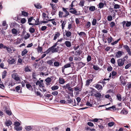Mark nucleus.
Returning <instances> with one entry per match:
<instances>
[{"mask_svg":"<svg viewBox=\"0 0 131 131\" xmlns=\"http://www.w3.org/2000/svg\"><path fill=\"white\" fill-rule=\"evenodd\" d=\"M63 12L59 11V16L60 18H67L69 15V12L67 10L68 8L62 7V8Z\"/></svg>","mask_w":131,"mask_h":131,"instance_id":"1","label":"nucleus"},{"mask_svg":"<svg viewBox=\"0 0 131 131\" xmlns=\"http://www.w3.org/2000/svg\"><path fill=\"white\" fill-rule=\"evenodd\" d=\"M125 60L124 59H118L117 61V63L118 66L121 67L123 66L124 64V61Z\"/></svg>","mask_w":131,"mask_h":131,"instance_id":"2","label":"nucleus"},{"mask_svg":"<svg viewBox=\"0 0 131 131\" xmlns=\"http://www.w3.org/2000/svg\"><path fill=\"white\" fill-rule=\"evenodd\" d=\"M12 77L13 79L17 81L20 80V78L17 73H14L12 74Z\"/></svg>","mask_w":131,"mask_h":131,"instance_id":"3","label":"nucleus"},{"mask_svg":"<svg viewBox=\"0 0 131 131\" xmlns=\"http://www.w3.org/2000/svg\"><path fill=\"white\" fill-rule=\"evenodd\" d=\"M124 52L121 51H118L115 54V57L117 58H120Z\"/></svg>","mask_w":131,"mask_h":131,"instance_id":"4","label":"nucleus"},{"mask_svg":"<svg viewBox=\"0 0 131 131\" xmlns=\"http://www.w3.org/2000/svg\"><path fill=\"white\" fill-rule=\"evenodd\" d=\"M16 59L14 58L8 59L7 60L8 63L10 64H14L16 63Z\"/></svg>","mask_w":131,"mask_h":131,"instance_id":"5","label":"nucleus"},{"mask_svg":"<svg viewBox=\"0 0 131 131\" xmlns=\"http://www.w3.org/2000/svg\"><path fill=\"white\" fill-rule=\"evenodd\" d=\"M71 64L70 63H68L65 64L64 66L62 67V71L63 73H64V69L66 68H67L70 67Z\"/></svg>","mask_w":131,"mask_h":131,"instance_id":"6","label":"nucleus"},{"mask_svg":"<svg viewBox=\"0 0 131 131\" xmlns=\"http://www.w3.org/2000/svg\"><path fill=\"white\" fill-rule=\"evenodd\" d=\"M55 47H54L53 45L51 47L49 48L45 52L47 54L49 53L50 52H51L52 53H54L53 52L54 51L53 48H55Z\"/></svg>","mask_w":131,"mask_h":131,"instance_id":"7","label":"nucleus"},{"mask_svg":"<svg viewBox=\"0 0 131 131\" xmlns=\"http://www.w3.org/2000/svg\"><path fill=\"white\" fill-rule=\"evenodd\" d=\"M119 79L121 83L124 86L126 85V82L125 80L124 79V77L123 76H121L120 77Z\"/></svg>","mask_w":131,"mask_h":131,"instance_id":"8","label":"nucleus"},{"mask_svg":"<svg viewBox=\"0 0 131 131\" xmlns=\"http://www.w3.org/2000/svg\"><path fill=\"white\" fill-rule=\"evenodd\" d=\"M65 32V34L63 35L64 36H66L67 37H69L71 36V32L69 30H66Z\"/></svg>","mask_w":131,"mask_h":131,"instance_id":"9","label":"nucleus"},{"mask_svg":"<svg viewBox=\"0 0 131 131\" xmlns=\"http://www.w3.org/2000/svg\"><path fill=\"white\" fill-rule=\"evenodd\" d=\"M94 86L99 90H101L103 89V87L101 85L98 84H96L94 85Z\"/></svg>","mask_w":131,"mask_h":131,"instance_id":"10","label":"nucleus"},{"mask_svg":"<svg viewBox=\"0 0 131 131\" xmlns=\"http://www.w3.org/2000/svg\"><path fill=\"white\" fill-rule=\"evenodd\" d=\"M34 17H31L29 18L28 20V23L29 24V25H35V24H33L30 22H31L32 20H34L35 21V22H36L35 20L33 19Z\"/></svg>","mask_w":131,"mask_h":131,"instance_id":"11","label":"nucleus"},{"mask_svg":"<svg viewBox=\"0 0 131 131\" xmlns=\"http://www.w3.org/2000/svg\"><path fill=\"white\" fill-rule=\"evenodd\" d=\"M64 44L67 47H70L72 46V44L71 42L68 41H66L64 43Z\"/></svg>","mask_w":131,"mask_h":131,"instance_id":"12","label":"nucleus"},{"mask_svg":"<svg viewBox=\"0 0 131 131\" xmlns=\"http://www.w3.org/2000/svg\"><path fill=\"white\" fill-rule=\"evenodd\" d=\"M89 8V10L91 12L94 11L95 10V6H93L90 7L87 6L86 7V8L88 10Z\"/></svg>","mask_w":131,"mask_h":131,"instance_id":"13","label":"nucleus"},{"mask_svg":"<svg viewBox=\"0 0 131 131\" xmlns=\"http://www.w3.org/2000/svg\"><path fill=\"white\" fill-rule=\"evenodd\" d=\"M93 79H89L87 80L86 81L85 86H88L93 81Z\"/></svg>","mask_w":131,"mask_h":131,"instance_id":"14","label":"nucleus"},{"mask_svg":"<svg viewBox=\"0 0 131 131\" xmlns=\"http://www.w3.org/2000/svg\"><path fill=\"white\" fill-rule=\"evenodd\" d=\"M60 35V34L59 32H56L54 36L53 40H55L58 38L59 37Z\"/></svg>","mask_w":131,"mask_h":131,"instance_id":"15","label":"nucleus"},{"mask_svg":"<svg viewBox=\"0 0 131 131\" xmlns=\"http://www.w3.org/2000/svg\"><path fill=\"white\" fill-rule=\"evenodd\" d=\"M54 61V59H52L47 61V63L51 66H53V62Z\"/></svg>","mask_w":131,"mask_h":131,"instance_id":"16","label":"nucleus"},{"mask_svg":"<svg viewBox=\"0 0 131 131\" xmlns=\"http://www.w3.org/2000/svg\"><path fill=\"white\" fill-rule=\"evenodd\" d=\"M94 96L97 98V99H100L101 97V94L100 93L97 92L95 94Z\"/></svg>","mask_w":131,"mask_h":131,"instance_id":"17","label":"nucleus"},{"mask_svg":"<svg viewBox=\"0 0 131 131\" xmlns=\"http://www.w3.org/2000/svg\"><path fill=\"white\" fill-rule=\"evenodd\" d=\"M24 70L26 72H30L31 71L30 67L28 66H27L25 68Z\"/></svg>","mask_w":131,"mask_h":131,"instance_id":"18","label":"nucleus"},{"mask_svg":"<svg viewBox=\"0 0 131 131\" xmlns=\"http://www.w3.org/2000/svg\"><path fill=\"white\" fill-rule=\"evenodd\" d=\"M59 81V83L61 84H63L65 82L64 79L62 78H60Z\"/></svg>","mask_w":131,"mask_h":131,"instance_id":"19","label":"nucleus"},{"mask_svg":"<svg viewBox=\"0 0 131 131\" xmlns=\"http://www.w3.org/2000/svg\"><path fill=\"white\" fill-rule=\"evenodd\" d=\"M70 12L71 13L75 14L76 15H77L79 14H77V11L76 10L75 8H74V9L70 10Z\"/></svg>","mask_w":131,"mask_h":131,"instance_id":"20","label":"nucleus"},{"mask_svg":"<svg viewBox=\"0 0 131 131\" xmlns=\"http://www.w3.org/2000/svg\"><path fill=\"white\" fill-rule=\"evenodd\" d=\"M5 124L7 126H8L12 124V123L10 121L8 120L5 122Z\"/></svg>","mask_w":131,"mask_h":131,"instance_id":"21","label":"nucleus"},{"mask_svg":"<svg viewBox=\"0 0 131 131\" xmlns=\"http://www.w3.org/2000/svg\"><path fill=\"white\" fill-rule=\"evenodd\" d=\"M60 22L61 23H62L61 25L62 29H63L64 27H65V25L66 23V21H62V20H61L60 21Z\"/></svg>","mask_w":131,"mask_h":131,"instance_id":"22","label":"nucleus"},{"mask_svg":"<svg viewBox=\"0 0 131 131\" xmlns=\"http://www.w3.org/2000/svg\"><path fill=\"white\" fill-rule=\"evenodd\" d=\"M20 85L18 86L15 88V90L16 91L19 93L21 92V90H20Z\"/></svg>","mask_w":131,"mask_h":131,"instance_id":"23","label":"nucleus"},{"mask_svg":"<svg viewBox=\"0 0 131 131\" xmlns=\"http://www.w3.org/2000/svg\"><path fill=\"white\" fill-rule=\"evenodd\" d=\"M57 48L58 52L62 51L64 49L63 48L59 46H57Z\"/></svg>","mask_w":131,"mask_h":131,"instance_id":"24","label":"nucleus"},{"mask_svg":"<svg viewBox=\"0 0 131 131\" xmlns=\"http://www.w3.org/2000/svg\"><path fill=\"white\" fill-rule=\"evenodd\" d=\"M62 87L64 89H68L69 88H71V87L70 86V84L69 83H68L66 84V85H63Z\"/></svg>","mask_w":131,"mask_h":131,"instance_id":"25","label":"nucleus"},{"mask_svg":"<svg viewBox=\"0 0 131 131\" xmlns=\"http://www.w3.org/2000/svg\"><path fill=\"white\" fill-rule=\"evenodd\" d=\"M59 86L57 85H54L51 87V89L52 90H57L58 89Z\"/></svg>","mask_w":131,"mask_h":131,"instance_id":"26","label":"nucleus"},{"mask_svg":"<svg viewBox=\"0 0 131 131\" xmlns=\"http://www.w3.org/2000/svg\"><path fill=\"white\" fill-rule=\"evenodd\" d=\"M32 127L31 126H26L25 127V129L27 131H29L32 129Z\"/></svg>","mask_w":131,"mask_h":131,"instance_id":"27","label":"nucleus"},{"mask_svg":"<svg viewBox=\"0 0 131 131\" xmlns=\"http://www.w3.org/2000/svg\"><path fill=\"white\" fill-rule=\"evenodd\" d=\"M107 40L108 43H111L113 40V38L111 36L108 37L107 39Z\"/></svg>","mask_w":131,"mask_h":131,"instance_id":"28","label":"nucleus"},{"mask_svg":"<svg viewBox=\"0 0 131 131\" xmlns=\"http://www.w3.org/2000/svg\"><path fill=\"white\" fill-rule=\"evenodd\" d=\"M85 63H83L82 62H80L78 63L79 66L80 68L83 67L85 65Z\"/></svg>","mask_w":131,"mask_h":131,"instance_id":"29","label":"nucleus"},{"mask_svg":"<svg viewBox=\"0 0 131 131\" xmlns=\"http://www.w3.org/2000/svg\"><path fill=\"white\" fill-rule=\"evenodd\" d=\"M21 13L22 15L25 17L27 16L29 14L27 12L24 11H22L21 12Z\"/></svg>","mask_w":131,"mask_h":131,"instance_id":"30","label":"nucleus"},{"mask_svg":"<svg viewBox=\"0 0 131 131\" xmlns=\"http://www.w3.org/2000/svg\"><path fill=\"white\" fill-rule=\"evenodd\" d=\"M14 125L15 126L14 127H16L19 126L20 125V124L19 122L16 121L14 123Z\"/></svg>","mask_w":131,"mask_h":131,"instance_id":"31","label":"nucleus"},{"mask_svg":"<svg viewBox=\"0 0 131 131\" xmlns=\"http://www.w3.org/2000/svg\"><path fill=\"white\" fill-rule=\"evenodd\" d=\"M28 51L26 49H25L21 52V55L23 56L27 53Z\"/></svg>","mask_w":131,"mask_h":131,"instance_id":"32","label":"nucleus"},{"mask_svg":"<svg viewBox=\"0 0 131 131\" xmlns=\"http://www.w3.org/2000/svg\"><path fill=\"white\" fill-rule=\"evenodd\" d=\"M84 3L85 1H84L83 0H81L79 4V5L81 7H83L84 5Z\"/></svg>","mask_w":131,"mask_h":131,"instance_id":"33","label":"nucleus"},{"mask_svg":"<svg viewBox=\"0 0 131 131\" xmlns=\"http://www.w3.org/2000/svg\"><path fill=\"white\" fill-rule=\"evenodd\" d=\"M116 74L117 73L116 72L114 71H112V78L113 79L115 78V76L116 75Z\"/></svg>","mask_w":131,"mask_h":131,"instance_id":"34","label":"nucleus"},{"mask_svg":"<svg viewBox=\"0 0 131 131\" xmlns=\"http://www.w3.org/2000/svg\"><path fill=\"white\" fill-rule=\"evenodd\" d=\"M34 5L35 7L37 8L40 9L42 8L41 5L39 3H37Z\"/></svg>","mask_w":131,"mask_h":131,"instance_id":"35","label":"nucleus"},{"mask_svg":"<svg viewBox=\"0 0 131 131\" xmlns=\"http://www.w3.org/2000/svg\"><path fill=\"white\" fill-rule=\"evenodd\" d=\"M15 129L17 131H19L22 130V127L20 126H17L16 127H14Z\"/></svg>","mask_w":131,"mask_h":131,"instance_id":"36","label":"nucleus"},{"mask_svg":"<svg viewBox=\"0 0 131 131\" xmlns=\"http://www.w3.org/2000/svg\"><path fill=\"white\" fill-rule=\"evenodd\" d=\"M116 97L118 100L121 101L122 100V96L120 94H118L116 95Z\"/></svg>","mask_w":131,"mask_h":131,"instance_id":"37","label":"nucleus"},{"mask_svg":"<svg viewBox=\"0 0 131 131\" xmlns=\"http://www.w3.org/2000/svg\"><path fill=\"white\" fill-rule=\"evenodd\" d=\"M127 111L125 110H123L121 112V114H127Z\"/></svg>","mask_w":131,"mask_h":131,"instance_id":"38","label":"nucleus"},{"mask_svg":"<svg viewBox=\"0 0 131 131\" xmlns=\"http://www.w3.org/2000/svg\"><path fill=\"white\" fill-rule=\"evenodd\" d=\"M35 31V29L32 27H31L29 29V31L31 33H33Z\"/></svg>","mask_w":131,"mask_h":131,"instance_id":"39","label":"nucleus"},{"mask_svg":"<svg viewBox=\"0 0 131 131\" xmlns=\"http://www.w3.org/2000/svg\"><path fill=\"white\" fill-rule=\"evenodd\" d=\"M22 59L21 58H19L18 60L17 64L18 65L22 64Z\"/></svg>","mask_w":131,"mask_h":131,"instance_id":"40","label":"nucleus"},{"mask_svg":"<svg viewBox=\"0 0 131 131\" xmlns=\"http://www.w3.org/2000/svg\"><path fill=\"white\" fill-rule=\"evenodd\" d=\"M50 5L51 6V7L52 8V9H53L54 10H55V11L56 9V5H53V4L52 3H50Z\"/></svg>","mask_w":131,"mask_h":131,"instance_id":"41","label":"nucleus"},{"mask_svg":"<svg viewBox=\"0 0 131 131\" xmlns=\"http://www.w3.org/2000/svg\"><path fill=\"white\" fill-rule=\"evenodd\" d=\"M45 81L47 83H49L51 82V79L50 78L48 77L45 80Z\"/></svg>","mask_w":131,"mask_h":131,"instance_id":"42","label":"nucleus"},{"mask_svg":"<svg viewBox=\"0 0 131 131\" xmlns=\"http://www.w3.org/2000/svg\"><path fill=\"white\" fill-rule=\"evenodd\" d=\"M54 65L56 67H58L60 65V63L58 61H55L54 62Z\"/></svg>","mask_w":131,"mask_h":131,"instance_id":"43","label":"nucleus"},{"mask_svg":"<svg viewBox=\"0 0 131 131\" xmlns=\"http://www.w3.org/2000/svg\"><path fill=\"white\" fill-rule=\"evenodd\" d=\"M12 32L13 34L17 35V30L15 28L13 29L12 30Z\"/></svg>","mask_w":131,"mask_h":131,"instance_id":"44","label":"nucleus"},{"mask_svg":"<svg viewBox=\"0 0 131 131\" xmlns=\"http://www.w3.org/2000/svg\"><path fill=\"white\" fill-rule=\"evenodd\" d=\"M78 34L80 36H84L86 35L85 33L83 32H81L79 33L78 32Z\"/></svg>","mask_w":131,"mask_h":131,"instance_id":"45","label":"nucleus"},{"mask_svg":"<svg viewBox=\"0 0 131 131\" xmlns=\"http://www.w3.org/2000/svg\"><path fill=\"white\" fill-rule=\"evenodd\" d=\"M26 87L29 90H30L32 89V86L30 84H26Z\"/></svg>","mask_w":131,"mask_h":131,"instance_id":"46","label":"nucleus"},{"mask_svg":"<svg viewBox=\"0 0 131 131\" xmlns=\"http://www.w3.org/2000/svg\"><path fill=\"white\" fill-rule=\"evenodd\" d=\"M7 73V72L5 71H4L2 73V78L3 79H4L5 77L6 74Z\"/></svg>","mask_w":131,"mask_h":131,"instance_id":"47","label":"nucleus"},{"mask_svg":"<svg viewBox=\"0 0 131 131\" xmlns=\"http://www.w3.org/2000/svg\"><path fill=\"white\" fill-rule=\"evenodd\" d=\"M96 23V19L94 18L93 19V20L92 22V25L93 26H95V25Z\"/></svg>","mask_w":131,"mask_h":131,"instance_id":"48","label":"nucleus"},{"mask_svg":"<svg viewBox=\"0 0 131 131\" xmlns=\"http://www.w3.org/2000/svg\"><path fill=\"white\" fill-rule=\"evenodd\" d=\"M74 90L75 91H81V89L80 88L78 87H75L74 88Z\"/></svg>","mask_w":131,"mask_h":131,"instance_id":"49","label":"nucleus"},{"mask_svg":"<svg viewBox=\"0 0 131 131\" xmlns=\"http://www.w3.org/2000/svg\"><path fill=\"white\" fill-rule=\"evenodd\" d=\"M131 25V22L130 21H127V23L126 24V26L127 27H129Z\"/></svg>","mask_w":131,"mask_h":131,"instance_id":"50","label":"nucleus"},{"mask_svg":"<svg viewBox=\"0 0 131 131\" xmlns=\"http://www.w3.org/2000/svg\"><path fill=\"white\" fill-rule=\"evenodd\" d=\"M2 25L3 26H6L5 28L6 29L7 28L8 25L6 24V22L5 21H3Z\"/></svg>","mask_w":131,"mask_h":131,"instance_id":"51","label":"nucleus"},{"mask_svg":"<svg viewBox=\"0 0 131 131\" xmlns=\"http://www.w3.org/2000/svg\"><path fill=\"white\" fill-rule=\"evenodd\" d=\"M42 47H40L39 46H38V48H37V50L38 51V52H41L42 51Z\"/></svg>","mask_w":131,"mask_h":131,"instance_id":"52","label":"nucleus"},{"mask_svg":"<svg viewBox=\"0 0 131 131\" xmlns=\"http://www.w3.org/2000/svg\"><path fill=\"white\" fill-rule=\"evenodd\" d=\"M26 21V19L25 18H21L20 20V22L22 24H24L25 23Z\"/></svg>","mask_w":131,"mask_h":131,"instance_id":"53","label":"nucleus"},{"mask_svg":"<svg viewBox=\"0 0 131 131\" xmlns=\"http://www.w3.org/2000/svg\"><path fill=\"white\" fill-rule=\"evenodd\" d=\"M124 48L126 49L127 51L130 49L129 48V47L127 45H124L123 46Z\"/></svg>","mask_w":131,"mask_h":131,"instance_id":"54","label":"nucleus"},{"mask_svg":"<svg viewBox=\"0 0 131 131\" xmlns=\"http://www.w3.org/2000/svg\"><path fill=\"white\" fill-rule=\"evenodd\" d=\"M115 123L113 122H110L108 123V125L110 127H112L114 125Z\"/></svg>","mask_w":131,"mask_h":131,"instance_id":"55","label":"nucleus"},{"mask_svg":"<svg viewBox=\"0 0 131 131\" xmlns=\"http://www.w3.org/2000/svg\"><path fill=\"white\" fill-rule=\"evenodd\" d=\"M47 28V27L46 26H42L41 28L40 29L41 31H44L45 30H46Z\"/></svg>","mask_w":131,"mask_h":131,"instance_id":"56","label":"nucleus"},{"mask_svg":"<svg viewBox=\"0 0 131 131\" xmlns=\"http://www.w3.org/2000/svg\"><path fill=\"white\" fill-rule=\"evenodd\" d=\"M51 94L54 96H56L58 95V91H56L53 92Z\"/></svg>","mask_w":131,"mask_h":131,"instance_id":"57","label":"nucleus"},{"mask_svg":"<svg viewBox=\"0 0 131 131\" xmlns=\"http://www.w3.org/2000/svg\"><path fill=\"white\" fill-rule=\"evenodd\" d=\"M93 69L95 70H98L100 69L99 68L97 65H93Z\"/></svg>","mask_w":131,"mask_h":131,"instance_id":"58","label":"nucleus"},{"mask_svg":"<svg viewBox=\"0 0 131 131\" xmlns=\"http://www.w3.org/2000/svg\"><path fill=\"white\" fill-rule=\"evenodd\" d=\"M91 24L90 21L87 22L86 25V26L87 28H89L90 27Z\"/></svg>","mask_w":131,"mask_h":131,"instance_id":"59","label":"nucleus"},{"mask_svg":"<svg viewBox=\"0 0 131 131\" xmlns=\"http://www.w3.org/2000/svg\"><path fill=\"white\" fill-rule=\"evenodd\" d=\"M120 40V38H119V39L117 40V41H116L113 42L112 43H111V44L113 45L117 44Z\"/></svg>","mask_w":131,"mask_h":131,"instance_id":"60","label":"nucleus"},{"mask_svg":"<svg viewBox=\"0 0 131 131\" xmlns=\"http://www.w3.org/2000/svg\"><path fill=\"white\" fill-rule=\"evenodd\" d=\"M107 20L108 21H111L112 19V17L111 15L108 16L107 18Z\"/></svg>","mask_w":131,"mask_h":131,"instance_id":"61","label":"nucleus"},{"mask_svg":"<svg viewBox=\"0 0 131 131\" xmlns=\"http://www.w3.org/2000/svg\"><path fill=\"white\" fill-rule=\"evenodd\" d=\"M30 36V34L29 33H27L26 35L24 37V38L26 39L29 38Z\"/></svg>","mask_w":131,"mask_h":131,"instance_id":"62","label":"nucleus"},{"mask_svg":"<svg viewBox=\"0 0 131 131\" xmlns=\"http://www.w3.org/2000/svg\"><path fill=\"white\" fill-rule=\"evenodd\" d=\"M131 66V64L130 63H128L126 65L125 68V69H128Z\"/></svg>","mask_w":131,"mask_h":131,"instance_id":"63","label":"nucleus"},{"mask_svg":"<svg viewBox=\"0 0 131 131\" xmlns=\"http://www.w3.org/2000/svg\"><path fill=\"white\" fill-rule=\"evenodd\" d=\"M120 8V6L118 4H115L114 6V9H119Z\"/></svg>","mask_w":131,"mask_h":131,"instance_id":"64","label":"nucleus"}]
</instances>
